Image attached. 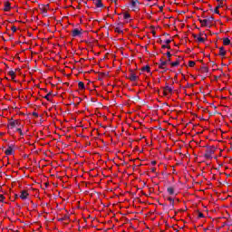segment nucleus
Returning a JSON list of instances; mask_svg holds the SVG:
<instances>
[{
    "label": "nucleus",
    "mask_w": 232,
    "mask_h": 232,
    "mask_svg": "<svg viewBox=\"0 0 232 232\" xmlns=\"http://www.w3.org/2000/svg\"><path fill=\"white\" fill-rule=\"evenodd\" d=\"M207 148L206 153L204 154L205 159H213L215 154V146H205Z\"/></svg>",
    "instance_id": "nucleus-1"
},
{
    "label": "nucleus",
    "mask_w": 232,
    "mask_h": 232,
    "mask_svg": "<svg viewBox=\"0 0 232 232\" xmlns=\"http://www.w3.org/2000/svg\"><path fill=\"white\" fill-rule=\"evenodd\" d=\"M24 128V125L21 124V121H19V120H11L9 121V124H8V128H10L11 130H14V128Z\"/></svg>",
    "instance_id": "nucleus-2"
},
{
    "label": "nucleus",
    "mask_w": 232,
    "mask_h": 232,
    "mask_svg": "<svg viewBox=\"0 0 232 232\" xmlns=\"http://www.w3.org/2000/svg\"><path fill=\"white\" fill-rule=\"evenodd\" d=\"M169 63H171V59H168L167 61H163L162 59H160V63L157 64L160 70H165V72H168V68L166 66H168Z\"/></svg>",
    "instance_id": "nucleus-3"
},
{
    "label": "nucleus",
    "mask_w": 232,
    "mask_h": 232,
    "mask_svg": "<svg viewBox=\"0 0 232 232\" xmlns=\"http://www.w3.org/2000/svg\"><path fill=\"white\" fill-rule=\"evenodd\" d=\"M139 5H140V2H139V0L130 1V6L132 8V12H139V10H140V8L139 7Z\"/></svg>",
    "instance_id": "nucleus-4"
},
{
    "label": "nucleus",
    "mask_w": 232,
    "mask_h": 232,
    "mask_svg": "<svg viewBox=\"0 0 232 232\" xmlns=\"http://www.w3.org/2000/svg\"><path fill=\"white\" fill-rule=\"evenodd\" d=\"M127 79H129L132 82H135V81H137V79H139V76H137V74H135V72H133V70H130V72L129 76L127 77Z\"/></svg>",
    "instance_id": "nucleus-5"
},
{
    "label": "nucleus",
    "mask_w": 232,
    "mask_h": 232,
    "mask_svg": "<svg viewBox=\"0 0 232 232\" xmlns=\"http://www.w3.org/2000/svg\"><path fill=\"white\" fill-rule=\"evenodd\" d=\"M167 200H169V205L168 206L169 209H170V211H173V209H175V199H173V198L169 197L167 198Z\"/></svg>",
    "instance_id": "nucleus-6"
},
{
    "label": "nucleus",
    "mask_w": 232,
    "mask_h": 232,
    "mask_svg": "<svg viewBox=\"0 0 232 232\" xmlns=\"http://www.w3.org/2000/svg\"><path fill=\"white\" fill-rule=\"evenodd\" d=\"M5 155H14L15 150H14V145H8V149L5 151Z\"/></svg>",
    "instance_id": "nucleus-7"
},
{
    "label": "nucleus",
    "mask_w": 232,
    "mask_h": 232,
    "mask_svg": "<svg viewBox=\"0 0 232 232\" xmlns=\"http://www.w3.org/2000/svg\"><path fill=\"white\" fill-rule=\"evenodd\" d=\"M72 35L73 37H81L82 35V32L77 28L73 29L72 32Z\"/></svg>",
    "instance_id": "nucleus-8"
},
{
    "label": "nucleus",
    "mask_w": 232,
    "mask_h": 232,
    "mask_svg": "<svg viewBox=\"0 0 232 232\" xmlns=\"http://www.w3.org/2000/svg\"><path fill=\"white\" fill-rule=\"evenodd\" d=\"M4 12H10V10H12V4L8 1L4 3Z\"/></svg>",
    "instance_id": "nucleus-9"
},
{
    "label": "nucleus",
    "mask_w": 232,
    "mask_h": 232,
    "mask_svg": "<svg viewBox=\"0 0 232 232\" xmlns=\"http://www.w3.org/2000/svg\"><path fill=\"white\" fill-rule=\"evenodd\" d=\"M30 194H28V191L26 190H22L21 194H20V198H22V200H26V198H28V196Z\"/></svg>",
    "instance_id": "nucleus-10"
},
{
    "label": "nucleus",
    "mask_w": 232,
    "mask_h": 232,
    "mask_svg": "<svg viewBox=\"0 0 232 232\" xmlns=\"http://www.w3.org/2000/svg\"><path fill=\"white\" fill-rule=\"evenodd\" d=\"M206 21H207V24H208V28H211V24H213V21H215V17L210 16V17L207 18Z\"/></svg>",
    "instance_id": "nucleus-11"
},
{
    "label": "nucleus",
    "mask_w": 232,
    "mask_h": 232,
    "mask_svg": "<svg viewBox=\"0 0 232 232\" xmlns=\"http://www.w3.org/2000/svg\"><path fill=\"white\" fill-rule=\"evenodd\" d=\"M123 24L122 23L118 24V26L115 28L116 34H123L122 28Z\"/></svg>",
    "instance_id": "nucleus-12"
},
{
    "label": "nucleus",
    "mask_w": 232,
    "mask_h": 232,
    "mask_svg": "<svg viewBox=\"0 0 232 232\" xmlns=\"http://www.w3.org/2000/svg\"><path fill=\"white\" fill-rule=\"evenodd\" d=\"M95 6H96V8H104V5L102 4V0H96Z\"/></svg>",
    "instance_id": "nucleus-13"
},
{
    "label": "nucleus",
    "mask_w": 232,
    "mask_h": 232,
    "mask_svg": "<svg viewBox=\"0 0 232 232\" xmlns=\"http://www.w3.org/2000/svg\"><path fill=\"white\" fill-rule=\"evenodd\" d=\"M198 22L200 23L201 26L208 28V21L206 19L198 18Z\"/></svg>",
    "instance_id": "nucleus-14"
},
{
    "label": "nucleus",
    "mask_w": 232,
    "mask_h": 232,
    "mask_svg": "<svg viewBox=\"0 0 232 232\" xmlns=\"http://www.w3.org/2000/svg\"><path fill=\"white\" fill-rule=\"evenodd\" d=\"M167 193H169V195H175V188L173 187H169L167 188Z\"/></svg>",
    "instance_id": "nucleus-15"
},
{
    "label": "nucleus",
    "mask_w": 232,
    "mask_h": 232,
    "mask_svg": "<svg viewBox=\"0 0 232 232\" xmlns=\"http://www.w3.org/2000/svg\"><path fill=\"white\" fill-rule=\"evenodd\" d=\"M223 44L224 46H229V44H231V40H229V38H224Z\"/></svg>",
    "instance_id": "nucleus-16"
},
{
    "label": "nucleus",
    "mask_w": 232,
    "mask_h": 232,
    "mask_svg": "<svg viewBox=\"0 0 232 232\" xmlns=\"http://www.w3.org/2000/svg\"><path fill=\"white\" fill-rule=\"evenodd\" d=\"M141 72H147L148 73H151V69L150 65H146L143 68H141Z\"/></svg>",
    "instance_id": "nucleus-17"
},
{
    "label": "nucleus",
    "mask_w": 232,
    "mask_h": 232,
    "mask_svg": "<svg viewBox=\"0 0 232 232\" xmlns=\"http://www.w3.org/2000/svg\"><path fill=\"white\" fill-rule=\"evenodd\" d=\"M219 55H220L221 57H225V55H226V50L224 49L223 46H221V47L219 48Z\"/></svg>",
    "instance_id": "nucleus-18"
},
{
    "label": "nucleus",
    "mask_w": 232,
    "mask_h": 232,
    "mask_svg": "<svg viewBox=\"0 0 232 232\" xmlns=\"http://www.w3.org/2000/svg\"><path fill=\"white\" fill-rule=\"evenodd\" d=\"M164 90L169 92V93H173V88L169 87V85L168 83H166Z\"/></svg>",
    "instance_id": "nucleus-19"
},
{
    "label": "nucleus",
    "mask_w": 232,
    "mask_h": 232,
    "mask_svg": "<svg viewBox=\"0 0 232 232\" xmlns=\"http://www.w3.org/2000/svg\"><path fill=\"white\" fill-rule=\"evenodd\" d=\"M218 8H222V4H219V5L214 9V14H218V15H220V11H218Z\"/></svg>",
    "instance_id": "nucleus-20"
},
{
    "label": "nucleus",
    "mask_w": 232,
    "mask_h": 232,
    "mask_svg": "<svg viewBox=\"0 0 232 232\" xmlns=\"http://www.w3.org/2000/svg\"><path fill=\"white\" fill-rule=\"evenodd\" d=\"M179 64H180L179 59H177L175 62L170 63V66L172 67L179 66Z\"/></svg>",
    "instance_id": "nucleus-21"
},
{
    "label": "nucleus",
    "mask_w": 232,
    "mask_h": 232,
    "mask_svg": "<svg viewBox=\"0 0 232 232\" xmlns=\"http://www.w3.org/2000/svg\"><path fill=\"white\" fill-rule=\"evenodd\" d=\"M200 72L201 73H208L209 72V68H208L207 66H203L200 68Z\"/></svg>",
    "instance_id": "nucleus-22"
},
{
    "label": "nucleus",
    "mask_w": 232,
    "mask_h": 232,
    "mask_svg": "<svg viewBox=\"0 0 232 232\" xmlns=\"http://www.w3.org/2000/svg\"><path fill=\"white\" fill-rule=\"evenodd\" d=\"M8 75L11 76L12 81H14L15 79V72L9 71Z\"/></svg>",
    "instance_id": "nucleus-23"
},
{
    "label": "nucleus",
    "mask_w": 232,
    "mask_h": 232,
    "mask_svg": "<svg viewBox=\"0 0 232 232\" xmlns=\"http://www.w3.org/2000/svg\"><path fill=\"white\" fill-rule=\"evenodd\" d=\"M78 86H79V88H81V90H84V88H85L84 82H79Z\"/></svg>",
    "instance_id": "nucleus-24"
},
{
    "label": "nucleus",
    "mask_w": 232,
    "mask_h": 232,
    "mask_svg": "<svg viewBox=\"0 0 232 232\" xmlns=\"http://www.w3.org/2000/svg\"><path fill=\"white\" fill-rule=\"evenodd\" d=\"M130 17L131 15L130 14V13H124L123 19H130Z\"/></svg>",
    "instance_id": "nucleus-25"
},
{
    "label": "nucleus",
    "mask_w": 232,
    "mask_h": 232,
    "mask_svg": "<svg viewBox=\"0 0 232 232\" xmlns=\"http://www.w3.org/2000/svg\"><path fill=\"white\" fill-rule=\"evenodd\" d=\"M50 95H52V91L49 92L44 97V99H46V101H49V102H50Z\"/></svg>",
    "instance_id": "nucleus-26"
},
{
    "label": "nucleus",
    "mask_w": 232,
    "mask_h": 232,
    "mask_svg": "<svg viewBox=\"0 0 232 232\" xmlns=\"http://www.w3.org/2000/svg\"><path fill=\"white\" fill-rule=\"evenodd\" d=\"M161 48H167V50H171V46L168 44L161 45Z\"/></svg>",
    "instance_id": "nucleus-27"
},
{
    "label": "nucleus",
    "mask_w": 232,
    "mask_h": 232,
    "mask_svg": "<svg viewBox=\"0 0 232 232\" xmlns=\"http://www.w3.org/2000/svg\"><path fill=\"white\" fill-rule=\"evenodd\" d=\"M21 128L22 127L17 128L16 131H18V133H20L21 137H23L24 135V133H23V130Z\"/></svg>",
    "instance_id": "nucleus-28"
},
{
    "label": "nucleus",
    "mask_w": 232,
    "mask_h": 232,
    "mask_svg": "<svg viewBox=\"0 0 232 232\" xmlns=\"http://www.w3.org/2000/svg\"><path fill=\"white\" fill-rule=\"evenodd\" d=\"M188 66H189L190 68H193V66H195V62L189 61V62H188Z\"/></svg>",
    "instance_id": "nucleus-29"
},
{
    "label": "nucleus",
    "mask_w": 232,
    "mask_h": 232,
    "mask_svg": "<svg viewBox=\"0 0 232 232\" xmlns=\"http://www.w3.org/2000/svg\"><path fill=\"white\" fill-rule=\"evenodd\" d=\"M206 39L202 38V37H198V43H205Z\"/></svg>",
    "instance_id": "nucleus-30"
},
{
    "label": "nucleus",
    "mask_w": 232,
    "mask_h": 232,
    "mask_svg": "<svg viewBox=\"0 0 232 232\" xmlns=\"http://www.w3.org/2000/svg\"><path fill=\"white\" fill-rule=\"evenodd\" d=\"M0 202H5V196L0 194Z\"/></svg>",
    "instance_id": "nucleus-31"
},
{
    "label": "nucleus",
    "mask_w": 232,
    "mask_h": 232,
    "mask_svg": "<svg viewBox=\"0 0 232 232\" xmlns=\"http://www.w3.org/2000/svg\"><path fill=\"white\" fill-rule=\"evenodd\" d=\"M166 55H167L168 59H171V53L170 52H167Z\"/></svg>",
    "instance_id": "nucleus-32"
},
{
    "label": "nucleus",
    "mask_w": 232,
    "mask_h": 232,
    "mask_svg": "<svg viewBox=\"0 0 232 232\" xmlns=\"http://www.w3.org/2000/svg\"><path fill=\"white\" fill-rule=\"evenodd\" d=\"M198 218H204V214L202 212H198Z\"/></svg>",
    "instance_id": "nucleus-33"
},
{
    "label": "nucleus",
    "mask_w": 232,
    "mask_h": 232,
    "mask_svg": "<svg viewBox=\"0 0 232 232\" xmlns=\"http://www.w3.org/2000/svg\"><path fill=\"white\" fill-rule=\"evenodd\" d=\"M11 30H12V32L15 33V32H17V27L13 26V27L11 28Z\"/></svg>",
    "instance_id": "nucleus-34"
},
{
    "label": "nucleus",
    "mask_w": 232,
    "mask_h": 232,
    "mask_svg": "<svg viewBox=\"0 0 232 232\" xmlns=\"http://www.w3.org/2000/svg\"><path fill=\"white\" fill-rule=\"evenodd\" d=\"M160 206H163L164 209H169L168 205L166 204H160Z\"/></svg>",
    "instance_id": "nucleus-35"
},
{
    "label": "nucleus",
    "mask_w": 232,
    "mask_h": 232,
    "mask_svg": "<svg viewBox=\"0 0 232 232\" xmlns=\"http://www.w3.org/2000/svg\"><path fill=\"white\" fill-rule=\"evenodd\" d=\"M33 116H34V117H39V113H37V112H33Z\"/></svg>",
    "instance_id": "nucleus-36"
},
{
    "label": "nucleus",
    "mask_w": 232,
    "mask_h": 232,
    "mask_svg": "<svg viewBox=\"0 0 232 232\" xmlns=\"http://www.w3.org/2000/svg\"><path fill=\"white\" fill-rule=\"evenodd\" d=\"M169 43H171V40H169V39H168V40L165 41V44H169Z\"/></svg>",
    "instance_id": "nucleus-37"
},
{
    "label": "nucleus",
    "mask_w": 232,
    "mask_h": 232,
    "mask_svg": "<svg viewBox=\"0 0 232 232\" xmlns=\"http://www.w3.org/2000/svg\"><path fill=\"white\" fill-rule=\"evenodd\" d=\"M163 95H168V91H165V89L163 90Z\"/></svg>",
    "instance_id": "nucleus-38"
},
{
    "label": "nucleus",
    "mask_w": 232,
    "mask_h": 232,
    "mask_svg": "<svg viewBox=\"0 0 232 232\" xmlns=\"http://www.w3.org/2000/svg\"><path fill=\"white\" fill-rule=\"evenodd\" d=\"M157 164V161H151V165L155 166Z\"/></svg>",
    "instance_id": "nucleus-39"
},
{
    "label": "nucleus",
    "mask_w": 232,
    "mask_h": 232,
    "mask_svg": "<svg viewBox=\"0 0 232 232\" xmlns=\"http://www.w3.org/2000/svg\"><path fill=\"white\" fill-rule=\"evenodd\" d=\"M164 10V6H160V11L162 12Z\"/></svg>",
    "instance_id": "nucleus-40"
},
{
    "label": "nucleus",
    "mask_w": 232,
    "mask_h": 232,
    "mask_svg": "<svg viewBox=\"0 0 232 232\" xmlns=\"http://www.w3.org/2000/svg\"><path fill=\"white\" fill-rule=\"evenodd\" d=\"M58 220H59V222H63L64 220V218H60Z\"/></svg>",
    "instance_id": "nucleus-41"
},
{
    "label": "nucleus",
    "mask_w": 232,
    "mask_h": 232,
    "mask_svg": "<svg viewBox=\"0 0 232 232\" xmlns=\"http://www.w3.org/2000/svg\"><path fill=\"white\" fill-rule=\"evenodd\" d=\"M43 12H44L46 14V12H47L46 8H44Z\"/></svg>",
    "instance_id": "nucleus-42"
},
{
    "label": "nucleus",
    "mask_w": 232,
    "mask_h": 232,
    "mask_svg": "<svg viewBox=\"0 0 232 232\" xmlns=\"http://www.w3.org/2000/svg\"><path fill=\"white\" fill-rule=\"evenodd\" d=\"M156 34H157V33H156L155 31H152V34H153V35H156Z\"/></svg>",
    "instance_id": "nucleus-43"
},
{
    "label": "nucleus",
    "mask_w": 232,
    "mask_h": 232,
    "mask_svg": "<svg viewBox=\"0 0 232 232\" xmlns=\"http://www.w3.org/2000/svg\"><path fill=\"white\" fill-rule=\"evenodd\" d=\"M78 101H79V102H78V104L81 102V101H82L81 98H78Z\"/></svg>",
    "instance_id": "nucleus-44"
},
{
    "label": "nucleus",
    "mask_w": 232,
    "mask_h": 232,
    "mask_svg": "<svg viewBox=\"0 0 232 232\" xmlns=\"http://www.w3.org/2000/svg\"><path fill=\"white\" fill-rule=\"evenodd\" d=\"M78 101H79V102H78V104L81 102V101H82L81 98H78Z\"/></svg>",
    "instance_id": "nucleus-45"
},
{
    "label": "nucleus",
    "mask_w": 232,
    "mask_h": 232,
    "mask_svg": "<svg viewBox=\"0 0 232 232\" xmlns=\"http://www.w3.org/2000/svg\"><path fill=\"white\" fill-rule=\"evenodd\" d=\"M194 39H197V34H193Z\"/></svg>",
    "instance_id": "nucleus-46"
},
{
    "label": "nucleus",
    "mask_w": 232,
    "mask_h": 232,
    "mask_svg": "<svg viewBox=\"0 0 232 232\" xmlns=\"http://www.w3.org/2000/svg\"><path fill=\"white\" fill-rule=\"evenodd\" d=\"M162 70H163V71H162V73H164L165 72H167L166 69H162Z\"/></svg>",
    "instance_id": "nucleus-47"
},
{
    "label": "nucleus",
    "mask_w": 232,
    "mask_h": 232,
    "mask_svg": "<svg viewBox=\"0 0 232 232\" xmlns=\"http://www.w3.org/2000/svg\"><path fill=\"white\" fill-rule=\"evenodd\" d=\"M209 7H210V10L213 11V7L211 5H209Z\"/></svg>",
    "instance_id": "nucleus-48"
},
{
    "label": "nucleus",
    "mask_w": 232,
    "mask_h": 232,
    "mask_svg": "<svg viewBox=\"0 0 232 232\" xmlns=\"http://www.w3.org/2000/svg\"><path fill=\"white\" fill-rule=\"evenodd\" d=\"M159 43H160V44H162V40H160Z\"/></svg>",
    "instance_id": "nucleus-49"
},
{
    "label": "nucleus",
    "mask_w": 232,
    "mask_h": 232,
    "mask_svg": "<svg viewBox=\"0 0 232 232\" xmlns=\"http://www.w3.org/2000/svg\"><path fill=\"white\" fill-rule=\"evenodd\" d=\"M139 99H140V98L139 96H137L136 101H139Z\"/></svg>",
    "instance_id": "nucleus-50"
},
{
    "label": "nucleus",
    "mask_w": 232,
    "mask_h": 232,
    "mask_svg": "<svg viewBox=\"0 0 232 232\" xmlns=\"http://www.w3.org/2000/svg\"><path fill=\"white\" fill-rule=\"evenodd\" d=\"M16 72H21V69H16Z\"/></svg>",
    "instance_id": "nucleus-51"
},
{
    "label": "nucleus",
    "mask_w": 232,
    "mask_h": 232,
    "mask_svg": "<svg viewBox=\"0 0 232 232\" xmlns=\"http://www.w3.org/2000/svg\"><path fill=\"white\" fill-rule=\"evenodd\" d=\"M44 90V92H48V90L47 89H43Z\"/></svg>",
    "instance_id": "nucleus-52"
},
{
    "label": "nucleus",
    "mask_w": 232,
    "mask_h": 232,
    "mask_svg": "<svg viewBox=\"0 0 232 232\" xmlns=\"http://www.w3.org/2000/svg\"><path fill=\"white\" fill-rule=\"evenodd\" d=\"M48 6H50V5H46L45 7L48 8Z\"/></svg>",
    "instance_id": "nucleus-53"
},
{
    "label": "nucleus",
    "mask_w": 232,
    "mask_h": 232,
    "mask_svg": "<svg viewBox=\"0 0 232 232\" xmlns=\"http://www.w3.org/2000/svg\"><path fill=\"white\" fill-rule=\"evenodd\" d=\"M218 1V3H220V1H222V0H217Z\"/></svg>",
    "instance_id": "nucleus-54"
},
{
    "label": "nucleus",
    "mask_w": 232,
    "mask_h": 232,
    "mask_svg": "<svg viewBox=\"0 0 232 232\" xmlns=\"http://www.w3.org/2000/svg\"><path fill=\"white\" fill-rule=\"evenodd\" d=\"M181 14H186V12L182 11Z\"/></svg>",
    "instance_id": "nucleus-55"
},
{
    "label": "nucleus",
    "mask_w": 232,
    "mask_h": 232,
    "mask_svg": "<svg viewBox=\"0 0 232 232\" xmlns=\"http://www.w3.org/2000/svg\"><path fill=\"white\" fill-rule=\"evenodd\" d=\"M164 35H169V34H164Z\"/></svg>",
    "instance_id": "nucleus-56"
},
{
    "label": "nucleus",
    "mask_w": 232,
    "mask_h": 232,
    "mask_svg": "<svg viewBox=\"0 0 232 232\" xmlns=\"http://www.w3.org/2000/svg\"><path fill=\"white\" fill-rule=\"evenodd\" d=\"M151 171H155V169H152Z\"/></svg>",
    "instance_id": "nucleus-57"
},
{
    "label": "nucleus",
    "mask_w": 232,
    "mask_h": 232,
    "mask_svg": "<svg viewBox=\"0 0 232 232\" xmlns=\"http://www.w3.org/2000/svg\"><path fill=\"white\" fill-rule=\"evenodd\" d=\"M104 75H108V72H107V73H104Z\"/></svg>",
    "instance_id": "nucleus-58"
},
{
    "label": "nucleus",
    "mask_w": 232,
    "mask_h": 232,
    "mask_svg": "<svg viewBox=\"0 0 232 232\" xmlns=\"http://www.w3.org/2000/svg\"><path fill=\"white\" fill-rule=\"evenodd\" d=\"M104 75H108V72H107V73H104Z\"/></svg>",
    "instance_id": "nucleus-59"
},
{
    "label": "nucleus",
    "mask_w": 232,
    "mask_h": 232,
    "mask_svg": "<svg viewBox=\"0 0 232 232\" xmlns=\"http://www.w3.org/2000/svg\"><path fill=\"white\" fill-rule=\"evenodd\" d=\"M104 75H108V72H107V73H104Z\"/></svg>",
    "instance_id": "nucleus-60"
},
{
    "label": "nucleus",
    "mask_w": 232,
    "mask_h": 232,
    "mask_svg": "<svg viewBox=\"0 0 232 232\" xmlns=\"http://www.w3.org/2000/svg\"><path fill=\"white\" fill-rule=\"evenodd\" d=\"M147 1L150 2L151 0H147Z\"/></svg>",
    "instance_id": "nucleus-61"
}]
</instances>
